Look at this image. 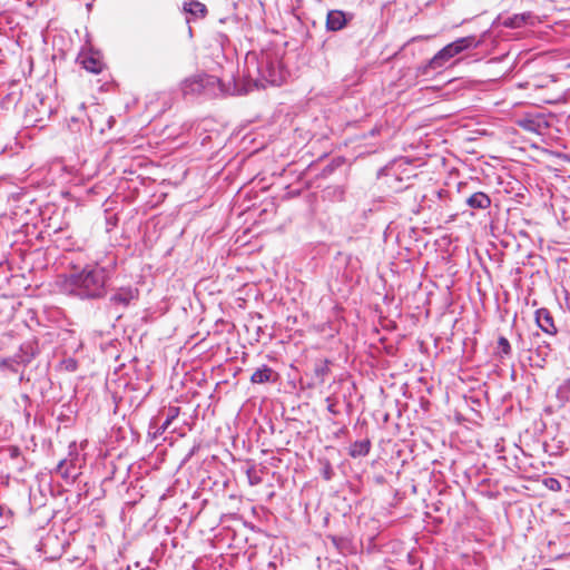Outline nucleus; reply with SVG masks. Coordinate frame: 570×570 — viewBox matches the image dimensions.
Returning <instances> with one entry per match:
<instances>
[{
	"label": "nucleus",
	"mask_w": 570,
	"mask_h": 570,
	"mask_svg": "<svg viewBox=\"0 0 570 570\" xmlns=\"http://www.w3.org/2000/svg\"><path fill=\"white\" fill-rule=\"evenodd\" d=\"M114 266V261L108 266L87 264L80 271L59 275L57 286L61 293L80 299L102 298L107 294V283L111 278Z\"/></svg>",
	"instance_id": "obj_1"
},
{
	"label": "nucleus",
	"mask_w": 570,
	"mask_h": 570,
	"mask_svg": "<svg viewBox=\"0 0 570 570\" xmlns=\"http://www.w3.org/2000/svg\"><path fill=\"white\" fill-rule=\"evenodd\" d=\"M247 72L249 77L256 76V80L266 81L269 85H281L285 79V72L278 57L273 52L255 53L246 57Z\"/></svg>",
	"instance_id": "obj_2"
},
{
	"label": "nucleus",
	"mask_w": 570,
	"mask_h": 570,
	"mask_svg": "<svg viewBox=\"0 0 570 570\" xmlns=\"http://www.w3.org/2000/svg\"><path fill=\"white\" fill-rule=\"evenodd\" d=\"M180 90L185 97L216 98L234 94L218 77L207 73H196L186 78L180 83Z\"/></svg>",
	"instance_id": "obj_3"
},
{
	"label": "nucleus",
	"mask_w": 570,
	"mask_h": 570,
	"mask_svg": "<svg viewBox=\"0 0 570 570\" xmlns=\"http://www.w3.org/2000/svg\"><path fill=\"white\" fill-rule=\"evenodd\" d=\"M480 45V41L475 36H466L454 40L453 42L446 45L441 50H439L428 62L426 65L420 68L422 73H428L429 70H438L444 68L451 59L459 56L460 53L475 49Z\"/></svg>",
	"instance_id": "obj_4"
},
{
	"label": "nucleus",
	"mask_w": 570,
	"mask_h": 570,
	"mask_svg": "<svg viewBox=\"0 0 570 570\" xmlns=\"http://www.w3.org/2000/svg\"><path fill=\"white\" fill-rule=\"evenodd\" d=\"M139 291L132 286L119 287L110 296L109 301L112 305L127 307L131 302L138 299Z\"/></svg>",
	"instance_id": "obj_5"
},
{
	"label": "nucleus",
	"mask_w": 570,
	"mask_h": 570,
	"mask_svg": "<svg viewBox=\"0 0 570 570\" xmlns=\"http://www.w3.org/2000/svg\"><path fill=\"white\" fill-rule=\"evenodd\" d=\"M535 23H537V17L531 11L509 16L502 21V24L505 28H511V29H519L524 26H534Z\"/></svg>",
	"instance_id": "obj_6"
},
{
	"label": "nucleus",
	"mask_w": 570,
	"mask_h": 570,
	"mask_svg": "<svg viewBox=\"0 0 570 570\" xmlns=\"http://www.w3.org/2000/svg\"><path fill=\"white\" fill-rule=\"evenodd\" d=\"M183 11L188 16L186 22L190 23L196 19H204L208 10L206 6L197 0H188L183 3Z\"/></svg>",
	"instance_id": "obj_7"
},
{
	"label": "nucleus",
	"mask_w": 570,
	"mask_h": 570,
	"mask_svg": "<svg viewBox=\"0 0 570 570\" xmlns=\"http://www.w3.org/2000/svg\"><path fill=\"white\" fill-rule=\"evenodd\" d=\"M535 323L544 333L549 335H556L558 333L550 311L544 307L535 311Z\"/></svg>",
	"instance_id": "obj_8"
},
{
	"label": "nucleus",
	"mask_w": 570,
	"mask_h": 570,
	"mask_svg": "<svg viewBox=\"0 0 570 570\" xmlns=\"http://www.w3.org/2000/svg\"><path fill=\"white\" fill-rule=\"evenodd\" d=\"M347 23L345 12L341 10H331L327 13L326 27L331 31L342 30Z\"/></svg>",
	"instance_id": "obj_9"
},
{
	"label": "nucleus",
	"mask_w": 570,
	"mask_h": 570,
	"mask_svg": "<svg viewBox=\"0 0 570 570\" xmlns=\"http://www.w3.org/2000/svg\"><path fill=\"white\" fill-rule=\"evenodd\" d=\"M465 203L472 209H487L491 206V198L483 191H476L468 197Z\"/></svg>",
	"instance_id": "obj_10"
},
{
	"label": "nucleus",
	"mask_w": 570,
	"mask_h": 570,
	"mask_svg": "<svg viewBox=\"0 0 570 570\" xmlns=\"http://www.w3.org/2000/svg\"><path fill=\"white\" fill-rule=\"evenodd\" d=\"M33 356V352L26 351L24 347H21L19 353L14 354L12 357L3 360L2 365H12V363H14L20 366H26L32 361Z\"/></svg>",
	"instance_id": "obj_11"
},
{
	"label": "nucleus",
	"mask_w": 570,
	"mask_h": 570,
	"mask_svg": "<svg viewBox=\"0 0 570 570\" xmlns=\"http://www.w3.org/2000/svg\"><path fill=\"white\" fill-rule=\"evenodd\" d=\"M274 374V371L269 366L263 365L252 374L250 382L254 384H264L271 382Z\"/></svg>",
	"instance_id": "obj_12"
},
{
	"label": "nucleus",
	"mask_w": 570,
	"mask_h": 570,
	"mask_svg": "<svg viewBox=\"0 0 570 570\" xmlns=\"http://www.w3.org/2000/svg\"><path fill=\"white\" fill-rule=\"evenodd\" d=\"M371 449L370 440L355 441L350 446V455L352 458L365 456L368 454Z\"/></svg>",
	"instance_id": "obj_13"
},
{
	"label": "nucleus",
	"mask_w": 570,
	"mask_h": 570,
	"mask_svg": "<svg viewBox=\"0 0 570 570\" xmlns=\"http://www.w3.org/2000/svg\"><path fill=\"white\" fill-rule=\"evenodd\" d=\"M556 397L560 405H564L570 400V379H563L559 382L556 390Z\"/></svg>",
	"instance_id": "obj_14"
},
{
	"label": "nucleus",
	"mask_w": 570,
	"mask_h": 570,
	"mask_svg": "<svg viewBox=\"0 0 570 570\" xmlns=\"http://www.w3.org/2000/svg\"><path fill=\"white\" fill-rule=\"evenodd\" d=\"M518 125L527 131L539 134L541 129V118L524 117L518 120Z\"/></svg>",
	"instance_id": "obj_15"
},
{
	"label": "nucleus",
	"mask_w": 570,
	"mask_h": 570,
	"mask_svg": "<svg viewBox=\"0 0 570 570\" xmlns=\"http://www.w3.org/2000/svg\"><path fill=\"white\" fill-rule=\"evenodd\" d=\"M180 409L178 406H169L166 411V419L163 424L157 429V434H163L170 426L174 420L179 415Z\"/></svg>",
	"instance_id": "obj_16"
},
{
	"label": "nucleus",
	"mask_w": 570,
	"mask_h": 570,
	"mask_svg": "<svg viewBox=\"0 0 570 570\" xmlns=\"http://www.w3.org/2000/svg\"><path fill=\"white\" fill-rule=\"evenodd\" d=\"M512 353L511 344L504 336L498 338L497 356L501 360L510 356Z\"/></svg>",
	"instance_id": "obj_17"
},
{
	"label": "nucleus",
	"mask_w": 570,
	"mask_h": 570,
	"mask_svg": "<svg viewBox=\"0 0 570 570\" xmlns=\"http://www.w3.org/2000/svg\"><path fill=\"white\" fill-rule=\"evenodd\" d=\"M328 373H330V361L324 360V361H320L315 364L314 374L320 383L325 382V379L328 375Z\"/></svg>",
	"instance_id": "obj_18"
},
{
	"label": "nucleus",
	"mask_w": 570,
	"mask_h": 570,
	"mask_svg": "<svg viewBox=\"0 0 570 570\" xmlns=\"http://www.w3.org/2000/svg\"><path fill=\"white\" fill-rule=\"evenodd\" d=\"M83 68L90 72L99 73L101 71V62L94 58H87L82 61Z\"/></svg>",
	"instance_id": "obj_19"
},
{
	"label": "nucleus",
	"mask_w": 570,
	"mask_h": 570,
	"mask_svg": "<svg viewBox=\"0 0 570 570\" xmlns=\"http://www.w3.org/2000/svg\"><path fill=\"white\" fill-rule=\"evenodd\" d=\"M321 464H322V468H321V474L322 476L326 480V481H330L333 479L334 476V470L332 468V464L330 463L328 460H322L320 461Z\"/></svg>",
	"instance_id": "obj_20"
},
{
	"label": "nucleus",
	"mask_w": 570,
	"mask_h": 570,
	"mask_svg": "<svg viewBox=\"0 0 570 570\" xmlns=\"http://www.w3.org/2000/svg\"><path fill=\"white\" fill-rule=\"evenodd\" d=\"M331 541L341 551L343 549H345V547L347 546V540L346 539L340 538V537H336V535H332L331 537Z\"/></svg>",
	"instance_id": "obj_21"
},
{
	"label": "nucleus",
	"mask_w": 570,
	"mask_h": 570,
	"mask_svg": "<svg viewBox=\"0 0 570 570\" xmlns=\"http://www.w3.org/2000/svg\"><path fill=\"white\" fill-rule=\"evenodd\" d=\"M544 484L550 490H553V491H560L561 490V483L557 479H554V478L546 479L544 480Z\"/></svg>",
	"instance_id": "obj_22"
},
{
	"label": "nucleus",
	"mask_w": 570,
	"mask_h": 570,
	"mask_svg": "<svg viewBox=\"0 0 570 570\" xmlns=\"http://www.w3.org/2000/svg\"><path fill=\"white\" fill-rule=\"evenodd\" d=\"M67 461L61 460L57 466V471L61 474L62 478L67 479L69 478V471L68 468H66Z\"/></svg>",
	"instance_id": "obj_23"
},
{
	"label": "nucleus",
	"mask_w": 570,
	"mask_h": 570,
	"mask_svg": "<svg viewBox=\"0 0 570 570\" xmlns=\"http://www.w3.org/2000/svg\"><path fill=\"white\" fill-rule=\"evenodd\" d=\"M326 403H327V411L333 415H337L338 411L336 410V403L334 402V400L331 396L326 397Z\"/></svg>",
	"instance_id": "obj_24"
},
{
	"label": "nucleus",
	"mask_w": 570,
	"mask_h": 570,
	"mask_svg": "<svg viewBox=\"0 0 570 570\" xmlns=\"http://www.w3.org/2000/svg\"><path fill=\"white\" fill-rule=\"evenodd\" d=\"M3 366L9 368L10 371L17 373L19 371V366L20 365H17V364L12 363V365H3Z\"/></svg>",
	"instance_id": "obj_25"
},
{
	"label": "nucleus",
	"mask_w": 570,
	"mask_h": 570,
	"mask_svg": "<svg viewBox=\"0 0 570 570\" xmlns=\"http://www.w3.org/2000/svg\"><path fill=\"white\" fill-rule=\"evenodd\" d=\"M259 482H261V478H259V476H254V478L249 476V483H250L252 485H256V484H258Z\"/></svg>",
	"instance_id": "obj_26"
},
{
	"label": "nucleus",
	"mask_w": 570,
	"mask_h": 570,
	"mask_svg": "<svg viewBox=\"0 0 570 570\" xmlns=\"http://www.w3.org/2000/svg\"><path fill=\"white\" fill-rule=\"evenodd\" d=\"M421 40V39H428V37H414L411 39V41H416V40Z\"/></svg>",
	"instance_id": "obj_27"
}]
</instances>
